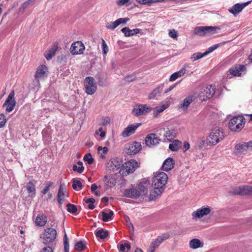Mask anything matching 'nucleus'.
I'll return each instance as SVG.
<instances>
[{
    "instance_id": "nucleus-1",
    "label": "nucleus",
    "mask_w": 252,
    "mask_h": 252,
    "mask_svg": "<svg viewBox=\"0 0 252 252\" xmlns=\"http://www.w3.org/2000/svg\"><path fill=\"white\" fill-rule=\"evenodd\" d=\"M168 176L164 172L156 173L153 178L152 184L155 189H163L167 183Z\"/></svg>"
},
{
    "instance_id": "nucleus-2",
    "label": "nucleus",
    "mask_w": 252,
    "mask_h": 252,
    "mask_svg": "<svg viewBox=\"0 0 252 252\" xmlns=\"http://www.w3.org/2000/svg\"><path fill=\"white\" fill-rule=\"evenodd\" d=\"M245 120V118L242 116L234 117L230 120L228 127L231 131L238 132L244 127Z\"/></svg>"
},
{
    "instance_id": "nucleus-3",
    "label": "nucleus",
    "mask_w": 252,
    "mask_h": 252,
    "mask_svg": "<svg viewBox=\"0 0 252 252\" xmlns=\"http://www.w3.org/2000/svg\"><path fill=\"white\" fill-rule=\"evenodd\" d=\"M215 93V88L212 85H207L201 87L200 92L197 94V97L202 101H206L213 97Z\"/></svg>"
},
{
    "instance_id": "nucleus-4",
    "label": "nucleus",
    "mask_w": 252,
    "mask_h": 252,
    "mask_svg": "<svg viewBox=\"0 0 252 252\" xmlns=\"http://www.w3.org/2000/svg\"><path fill=\"white\" fill-rule=\"evenodd\" d=\"M224 137L223 133L219 128L216 127L212 129L207 141L211 145H215L222 140Z\"/></svg>"
},
{
    "instance_id": "nucleus-5",
    "label": "nucleus",
    "mask_w": 252,
    "mask_h": 252,
    "mask_svg": "<svg viewBox=\"0 0 252 252\" xmlns=\"http://www.w3.org/2000/svg\"><path fill=\"white\" fill-rule=\"evenodd\" d=\"M220 30L218 27L201 26L196 27L194 31L195 34L204 36L207 33L213 34L217 32V30Z\"/></svg>"
},
{
    "instance_id": "nucleus-6",
    "label": "nucleus",
    "mask_w": 252,
    "mask_h": 252,
    "mask_svg": "<svg viewBox=\"0 0 252 252\" xmlns=\"http://www.w3.org/2000/svg\"><path fill=\"white\" fill-rule=\"evenodd\" d=\"M57 235L56 230L52 228H47L44 230L43 234V243L48 244L52 242L56 238Z\"/></svg>"
},
{
    "instance_id": "nucleus-7",
    "label": "nucleus",
    "mask_w": 252,
    "mask_h": 252,
    "mask_svg": "<svg viewBox=\"0 0 252 252\" xmlns=\"http://www.w3.org/2000/svg\"><path fill=\"white\" fill-rule=\"evenodd\" d=\"M94 82V79L92 77H87L85 79L84 86L86 93L88 94H93L96 91V86Z\"/></svg>"
},
{
    "instance_id": "nucleus-8",
    "label": "nucleus",
    "mask_w": 252,
    "mask_h": 252,
    "mask_svg": "<svg viewBox=\"0 0 252 252\" xmlns=\"http://www.w3.org/2000/svg\"><path fill=\"white\" fill-rule=\"evenodd\" d=\"M229 192L234 195H252V186L247 185L241 186L233 189V190Z\"/></svg>"
},
{
    "instance_id": "nucleus-9",
    "label": "nucleus",
    "mask_w": 252,
    "mask_h": 252,
    "mask_svg": "<svg viewBox=\"0 0 252 252\" xmlns=\"http://www.w3.org/2000/svg\"><path fill=\"white\" fill-rule=\"evenodd\" d=\"M152 108L146 104L135 105L133 109V113L136 116L144 115L151 112Z\"/></svg>"
},
{
    "instance_id": "nucleus-10",
    "label": "nucleus",
    "mask_w": 252,
    "mask_h": 252,
    "mask_svg": "<svg viewBox=\"0 0 252 252\" xmlns=\"http://www.w3.org/2000/svg\"><path fill=\"white\" fill-rule=\"evenodd\" d=\"M14 92L12 91L8 95L7 98L5 101L3 107L7 106L6 108V112H11L16 105V101L14 100Z\"/></svg>"
},
{
    "instance_id": "nucleus-11",
    "label": "nucleus",
    "mask_w": 252,
    "mask_h": 252,
    "mask_svg": "<svg viewBox=\"0 0 252 252\" xmlns=\"http://www.w3.org/2000/svg\"><path fill=\"white\" fill-rule=\"evenodd\" d=\"M85 46L80 41L73 43L70 47V52L73 55H80L83 53Z\"/></svg>"
},
{
    "instance_id": "nucleus-12",
    "label": "nucleus",
    "mask_w": 252,
    "mask_h": 252,
    "mask_svg": "<svg viewBox=\"0 0 252 252\" xmlns=\"http://www.w3.org/2000/svg\"><path fill=\"white\" fill-rule=\"evenodd\" d=\"M141 148V143L135 141L128 144L127 150L126 153L129 155H135L138 153Z\"/></svg>"
},
{
    "instance_id": "nucleus-13",
    "label": "nucleus",
    "mask_w": 252,
    "mask_h": 252,
    "mask_svg": "<svg viewBox=\"0 0 252 252\" xmlns=\"http://www.w3.org/2000/svg\"><path fill=\"white\" fill-rule=\"evenodd\" d=\"M123 167L127 172V174L132 173L138 167V162L134 160L131 159L123 165Z\"/></svg>"
},
{
    "instance_id": "nucleus-14",
    "label": "nucleus",
    "mask_w": 252,
    "mask_h": 252,
    "mask_svg": "<svg viewBox=\"0 0 252 252\" xmlns=\"http://www.w3.org/2000/svg\"><path fill=\"white\" fill-rule=\"evenodd\" d=\"M124 196L131 198H137L141 194L140 191L134 188L126 189L123 192Z\"/></svg>"
},
{
    "instance_id": "nucleus-15",
    "label": "nucleus",
    "mask_w": 252,
    "mask_h": 252,
    "mask_svg": "<svg viewBox=\"0 0 252 252\" xmlns=\"http://www.w3.org/2000/svg\"><path fill=\"white\" fill-rule=\"evenodd\" d=\"M160 139L155 133L148 134L145 138L146 144L149 147L157 145L159 143Z\"/></svg>"
},
{
    "instance_id": "nucleus-16",
    "label": "nucleus",
    "mask_w": 252,
    "mask_h": 252,
    "mask_svg": "<svg viewBox=\"0 0 252 252\" xmlns=\"http://www.w3.org/2000/svg\"><path fill=\"white\" fill-rule=\"evenodd\" d=\"M141 123H136L135 125H131L125 128L122 133V135L124 137H127L134 133L135 130Z\"/></svg>"
},
{
    "instance_id": "nucleus-17",
    "label": "nucleus",
    "mask_w": 252,
    "mask_h": 252,
    "mask_svg": "<svg viewBox=\"0 0 252 252\" xmlns=\"http://www.w3.org/2000/svg\"><path fill=\"white\" fill-rule=\"evenodd\" d=\"M248 151L246 142L236 144L234 148V153L237 156L245 155Z\"/></svg>"
},
{
    "instance_id": "nucleus-18",
    "label": "nucleus",
    "mask_w": 252,
    "mask_h": 252,
    "mask_svg": "<svg viewBox=\"0 0 252 252\" xmlns=\"http://www.w3.org/2000/svg\"><path fill=\"white\" fill-rule=\"evenodd\" d=\"M251 1H247L243 3H237L234 5L231 9H229V11L235 15L240 12L242 9L247 5L251 3Z\"/></svg>"
},
{
    "instance_id": "nucleus-19",
    "label": "nucleus",
    "mask_w": 252,
    "mask_h": 252,
    "mask_svg": "<svg viewBox=\"0 0 252 252\" xmlns=\"http://www.w3.org/2000/svg\"><path fill=\"white\" fill-rule=\"evenodd\" d=\"M197 94L194 93L192 95L187 97L180 104V108L184 110H187L188 106L197 98Z\"/></svg>"
},
{
    "instance_id": "nucleus-20",
    "label": "nucleus",
    "mask_w": 252,
    "mask_h": 252,
    "mask_svg": "<svg viewBox=\"0 0 252 252\" xmlns=\"http://www.w3.org/2000/svg\"><path fill=\"white\" fill-rule=\"evenodd\" d=\"M211 212L210 207H204L197 210L192 213V217L194 218H201L209 214Z\"/></svg>"
},
{
    "instance_id": "nucleus-21",
    "label": "nucleus",
    "mask_w": 252,
    "mask_h": 252,
    "mask_svg": "<svg viewBox=\"0 0 252 252\" xmlns=\"http://www.w3.org/2000/svg\"><path fill=\"white\" fill-rule=\"evenodd\" d=\"M66 192V189L65 186L63 184L61 185L57 195V200L60 205L63 204Z\"/></svg>"
},
{
    "instance_id": "nucleus-22",
    "label": "nucleus",
    "mask_w": 252,
    "mask_h": 252,
    "mask_svg": "<svg viewBox=\"0 0 252 252\" xmlns=\"http://www.w3.org/2000/svg\"><path fill=\"white\" fill-rule=\"evenodd\" d=\"M47 68L45 65L40 66L36 70L35 74V79L38 81L39 79L43 78L46 76Z\"/></svg>"
},
{
    "instance_id": "nucleus-23",
    "label": "nucleus",
    "mask_w": 252,
    "mask_h": 252,
    "mask_svg": "<svg viewBox=\"0 0 252 252\" xmlns=\"http://www.w3.org/2000/svg\"><path fill=\"white\" fill-rule=\"evenodd\" d=\"M174 164V159L171 158H168L164 161L162 167L163 170L168 171L173 168Z\"/></svg>"
},
{
    "instance_id": "nucleus-24",
    "label": "nucleus",
    "mask_w": 252,
    "mask_h": 252,
    "mask_svg": "<svg viewBox=\"0 0 252 252\" xmlns=\"http://www.w3.org/2000/svg\"><path fill=\"white\" fill-rule=\"evenodd\" d=\"M176 136L175 130L173 129L167 128L164 134V140L168 142L171 141Z\"/></svg>"
},
{
    "instance_id": "nucleus-25",
    "label": "nucleus",
    "mask_w": 252,
    "mask_h": 252,
    "mask_svg": "<svg viewBox=\"0 0 252 252\" xmlns=\"http://www.w3.org/2000/svg\"><path fill=\"white\" fill-rule=\"evenodd\" d=\"M47 221V218L43 214L38 215L35 220V224L37 226H43L45 225Z\"/></svg>"
},
{
    "instance_id": "nucleus-26",
    "label": "nucleus",
    "mask_w": 252,
    "mask_h": 252,
    "mask_svg": "<svg viewBox=\"0 0 252 252\" xmlns=\"http://www.w3.org/2000/svg\"><path fill=\"white\" fill-rule=\"evenodd\" d=\"M186 69L185 67L182 68L179 71L172 74L170 78L169 81L172 82L176 80L177 78L182 77L186 73Z\"/></svg>"
},
{
    "instance_id": "nucleus-27",
    "label": "nucleus",
    "mask_w": 252,
    "mask_h": 252,
    "mask_svg": "<svg viewBox=\"0 0 252 252\" xmlns=\"http://www.w3.org/2000/svg\"><path fill=\"white\" fill-rule=\"evenodd\" d=\"M164 191L163 189H155L150 192V200L153 201L156 200L157 197H158L161 195L162 192Z\"/></svg>"
},
{
    "instance_id": "nucleus-28",
    "label": "nucleus",
    "mask_w": 252,
    "mask_h": 252,
    "mask_svg": "<svg viewBox=\"0 0 252 252\" xmlns=\"http://www.w3.org/2000/svg\"><path fill=\"white\" fill-rule=\"evenodd\" d=\"M58 48V45L54 44L53 47L45 53V57L47 60H51L56 53Z\"/></svg>"
},
{
    "instance_id": "nucleus-29",
    "label": "nucleus",
    "mask_w": 252,
    "mask_h": 252,
    "mask_svg": "<svg viewBox=\"0 0 252 252\" xmlns=\"http://www.w3.org/2000/svg\"><path fill=\"white\" fill-rule=\"evenodd\" d=\"M163 85H161L158 86L157 88H156L155 89H154L153 92L150 94L149 95V98L150 99L154 98L157 96L160 95L162 91L163 90Z\"/></svg>"
},
{
    "instance_id": "nucleus-30",
    "label": "nucleus",
    "mask_w": 252,
    "mask_h": 252,
    "mask_svg": "<svg viewBox=\"0 0 252 252\" xmlns=\"http://www.w3.org/2000/svg\"><path fill=\"white\" fill-rule=\"evenodd\" d=\"M189 247L192 249H196L202 247L203 245L198 239H192L189 242Z\"/></svg>"
},
{
    "instance_id": "nucleus-31",
    "label": "nucleus",
    "mask_w": 252,
    "mask_h": 252,
    "mask_svg": "<svg viewBox=\"0 0 252 252\" xmlns=\"http://www.w3.org/2000/svg\"><path fill=\"white\" fill-rule=\"evenodd\" d=\"M182 146V142L178 140H175L169 144V149L172 151H177Z\"/></svg>"
},
{
    "instance_id": "nucleus-32",
    "label": "nucleus",
    "mask_w": 252,
    "mask_h": 252,
    "mask_svg": "<svg viewBox=\"0 0 252 252\" xmlns=\"http://www.w3.org/2000/svg\"><path fill=\"white\" fill-rule=\"evenodd\" d=\"M108 234L109 232L102 228L98 230L95 233L96 236L101 239H104L108 237Z\"/></svg>"
},
{
    "instance_id": "nucleus-33",
    "label": "nucleus",
    "mask_w": 252,
    "mask_h": 252,
    "mask_svg": "<svg viewBox=\"0 0 252 252\" xmlns=\"http://www.w3.org/2000/svg\"><path fill=\"white\" fill-rule=\"evenodd\" d=\"M26 189L29 194L31 193V196L33 197L35 194V189L34 185L31 182H29L27 184Z\"/></svg>"
},
{
    "instance_id": "nucleus-34",
    "label": "nucleus",
    "mask_w": 252,
    "mask_h": 252,
    "mask_svg": "<svg viewBox=\"0 0 252 252\" xmlns=\"http://www.w3.org/2000/svg\"><path fill=\"white\" fill-rule=\"evenodd\" d=\"M149 185V184L147 182H141L139 184V189L140 190V192H144V194H145L147 192L148 187Z\"/></svg>"
},
{
    "instance_id": "nucleus-35",
    "label": "nucleus",
    "mask_w": 252,
    "mask_h": 252,
    "mask_svg": "<svg viewBox=\"0 0 252 252\" xmlns=\"http://www.w3.org/2000/svg\"><path fill=\"white\" fill-rule=\"evenodd\" d=\"M168 107V105L163 104L161 106L157 107L154 111V116L156 117L158 115V114L162 112H163L165 109H166Z\"/></svg>"
},
{
    "instance_id": "nucleus-36",
    "label": "nucleus",
    "mask_w": 252,
    "mask_h": 252,
    "mask_svg": "<svg viewBox=\"0 0 252 252\" xmlns=\"http://www.w3.org/2000/svg\"><path fill=\"white\" fill-rule=\"evenodd\" d=\"M102 216V220L104 221H108L109 219H111L114 215L112 211H111L109 213H106L103 211L101 212Z\"/></svg>"
},
{
    "instance_id": "nucleus-37",
    "label": "nucleus",
    "mask_w": 252,
    "mask_h": 252,
    "mask_svg": "<svg viewBox=\"0 0 252 252\" xmlns=\"http://www.w3.org/2000/svg\"><path fill=\"white\" fill-rule=\"evenodd\" d=\"M85 248V242L80 241L75 245V249L78 251H82Z\"/></svg>"
},
{
    "instance_id": "nucleus-38",
    "label": "nucleus",
    "mask_w": 252,
    "mask_h": 252,
    "mask_svg": "<svg viewBox=\"0 0 252 252\" xmlns=\"http://www.w3.org/2000/svg\"><path fill=\"white\" fill-rule=\"evenodd\" d=\"M72 188L76 190L77 188H79L80 189L82 188L83 185L81 182L80 181L76 180V179H73L72 180Z\"/></svg>"
},
{
    "instance_id": "nucleus-39",
    "label": "nucleus",
    "mask_w": 252,
    "mask_h": 252,
    "mask_svg": "<svg viewBox=\"0 0 252 252\" xmlns=\"http://www.w3.org/2000/svg\"><path fill=\"white\" fill-rule=\"evenodd\" d=\"M205 56H206V55H205L204 53H201L198 52V53H195L193 54L191 56L190 59L193 61H195L199 60Z\"/></svg>"
},
{
    "instance_id": "nucleus-40",
    "label": "nucleus",
    "mask_w": 252,
    "mask_h": 252,
    "mask_svg": "<svg viewBox=\"0 0 252 252\" xmlns=\"http://www.w3.org/2000/svg\"><path fill=\"white\" fill-rule=\"evenodd\" d=\"M130 246L129 244L125 243L120 244L119 250L122 252H127V251L130 249Z\"/></svg>"
},
{
    "instance_id": "nucleus-41",
    "label": "nucleus",
    "mask_w": 252,
    "mask_h": 252,
    "mask_svg": "<svg viewBox=\"0 0 252 252\" xmlns=\"http://www.w3.org/2000/svg\"><path fill=\"white\" fill-rule=\"evenodd\" d=\"M66 207L68 212L72 214H75L77 212V209L74 205L68 203L67 204Z\"/></svg>"
},
{
    "instance_id": "nucleus-42",
    "label": "nucleus",
    "mask_w": 252,
    "mask_h": 252,
    "mask_svg": "<svg viewBox=\"0 0 252 252\" xmlns=\"http://www.w3.org/2000/svg\"><path fill=\"white\" fill-rule=\"evenodd\" d=\"M83 159L87 161L89 164H92L94 161V158H92V155L90 153H88L85 155Z\"/></svg>"
},
{
    "instance_id": "nucleus-43",
    "label": "nucleus",
    "mask_w": 252,
    "mask_h": 252,
    "mask_svg": "<svg viewBox=\"0 0 252 252\" xmlns=\"http://www.w3.org/2000/svg\"><path fill=\"white\" fill-rule=\"evenodd\" d=\"M121 31L125 34L126 36H131L133 35L132 30H130L128 28L125 27L121 30Z\"/></svg>"
},
{
    "instance_id": "nucleus-44",
    "label": "nucleus",
    "mask_w": 252,
    "mask_h": 252,
    "mask_svg": "<svg viewBox=\"0 0 252 252\" xmlns=\"http://www.w3.org/2000/svg\"><path fill=\"white\" fill-rule=\"evenodd\" d=\"M118 26H119V24L118 23V22L117 20H116L115 22H113L108 23L106 24V27L109 29L114 30Z\"/></svg>"
},
{
    "instance_id": "nucleus-45",
    "label": "nucleus",
    "mask_w": 252,
    "mask_h": 252,
    "mask_svg": "<svg viewBox=\"0 0 252 252\" xmlns=\"http://www.w3.org/2000/svg\"><path fill=\"white\" fill-rule=\"evenodd\" d=\"M34 0H28L26 2H24L20 7V11L23 12L24 11L25 9L27 8L29 5H30L31 3H34Z\"/></svg>"
},
{
    "instance_id": "nucleus-46",
    "label": "nucleus",
    "mask_w": 252,
    "mask_h": 252,
    "mask_svg": "<svg viewBox=\"0 0 252 252\" xmlns=\"http://www.w3.org/2000/svg\"><path fill=\"white\" fill-rule=\"evenodd\" d=\"M116 183L115 180L111 178L108 179V181L106 182V185L108 186V187L111 188L115 186Z\"/></svg>"
},
{
    "instance_id": "nucleus-47",
    "label": "nucleus",
    "mask_w": 252,
    "mask_h": 252,
    "mask_svg": "<svg viewBox=\"0 0 252 252\" xmlns=\"http://www.w3.org/2000/svg\"><path fill=\"white\" fill-rule=\"evenodd\" d=\"M219 45H220L219 44H215V45L210 47L208 49V50L206 52H204L205 55H206V56H207V55H208L210 53L212 52L215 50H216L217 48H218Z\"/></svg>"
},
{
    "instance_id": "nucleus-48",
    "label": "nucleus",
    "mask_w": 252,
    "mask_h": 252,
    "mask_svg": "<svg viewBox=\"0 0 252 252\" xmlns=\"http://www.w3.org/2000/svg\"><path fill=\"white\" fill-rule=\"evenodd\" d=\"M162 243L158 237L151 244V246L153 249L158 248L159 245Z\"/></svg>"
},
{
    "instance_id": "nucleus-49",
    "label": "nucleus",
    "mask_w": 252,
    "mask_h": 252,
    "mask_svg": "<svg viewBox=\"0 0 252 252\" xmlns=\"http://www.w3.org/2000/svg\"><path fill=\"white\" fill-rule=\"evenodd\" d=\"M72 169L73 171H77L79 173H82L84 170V166L78 167L77 165L74 164L72 167Z\"/></svg>"
},
{
    "instance_id": "nucleus-50",
    "label": "nucleus",
    "mask_w": 252,
    "mask_h": 252,
    "mask_svg": "<svg viewBox=\"0 0 252 252\" xmlns=\"http://www.w3.org/2000/svg\"><path fill=\"white\" fill-rule=\"evenodd\" d=\"M6 122L5 116L1 114H0V128L3 127Z\"/></svg>"
},
{
    "instance_id": "nucleus-51",
    "label": "nucleus",
    "mask_w": 252,
    "mask_h": 252,
    "mask_svg": "<svg viewBox=\"0 0 252 252\" xmlns=\"http://www.w3.org/2000/svg\"><path fill=\"white\" fill-rule=\"evenodd\" d=\"M102 47L103 54L104 55L106 54V53H107V52L108 51V48L106 44V43L103 39H102Z\"/></svg>"
},
{
    "instance_id": "nucleus-52",
    "label": "nucleus",
    "mask_w": 252,
    "mask_h": 252,
    "mask_svg": "<svg viewBox=\"0 0 252 252\" xmlns=\"http://www.w3.org/2000/svg\"><path fill=\"white\" fill-rule=\"evenodd\" d=\"M136 1L139 3L148 5H150L153 2L152 0H136Z\"/></svg>"
},
{
    "instance_id": "nucleus-53",
    "label": "nucleus",
    "mask_w": 252,
    "mask_h": 252,
    "mask_svg": "<svg viewBox=\"0 0 252 252\" xmlns=\"http://www.w3.org/2000/svg\"><path fill=\"white\" fill-rule=\"evenodd\" d=\"M129 20V19L128 18H119L117 20L118 23L119 25L121 24H126L127 22H128Z\"/></svg>"
},
{
    "instance_id": "nucleus-54",
    "label": "nucleus",
    "mask_w": 252,
    "mask_h": 252,
    "mask_svg": "<svg viewBox=\"0 0 252 252\" xmlns=\"http://www.w3.org/2000/svg\"><path fill=\"white\" fill-rule=\"evenodd\" d=\"M230 73L231 74L235 76H239L241 74V73H239V71H236V67L235 68L230 69Z\"/></svg>"
},
{
    "instance_id": "nucleus-55",
    "label": "nucleus",
    "mask_w": 252,
    "mask_h": 252,
    "mask_svg": "<svg viewBox=\"0 0 252 252\" xmlns=\"http://www.w3.org/2000/svg\"><path fill=\"white\" fill-rule=\"evenodd\" d=\"M170 237V235L168 233H165L162 234L161 236H158V238L162 241H164V240L168 239Z\"/></svg>"
},
{
    "instance_id": "nucleus-56",
    "label": "nucleus",
    "mask_w": 252,
    "mask_h": 252,
    "mask_svg": "<svg viewBox=\"0 0 252 252\" xmlns=\"http://www.w3.org/2000/svg\"><path fill=\"white\" fill-rule=\"evenodd\" d=\"M169 35L173 38H175L177 36V32L175 30H171L169 32Z\"/></svg>"
},
{
    "instance_id": "nucleus-57",
    "label": "nucleus",
    "mask_w": 252,
    "mask_h": 252,
    "mask_svg": "<svg viewBox=\"0 0 252 252\" xmlns=\"http://www.w3.org/2000/svg\"><path fill=\"white\" fill-rule=\"evenodd\" d=\"M40 252H53V251L51 247L48 246L42 248Z\"/></svg>"
},
{
    "instance_id": "nucleus-58",
    "label": "nucleus",
    "mask_w": 252,
    "mask_h": 252,
    "mask_svg": "<svg viewBox=\"0 0 252 252\" xmlns=\"http://www.w3.org/2000/svg\"><path fill=\"white\" fill-rule=\"evenodd\" d=\"M246 67L244 65H239L238 66L236 67V71H239V73L244 71Z\"/></svg>"
},
{
    "instance_id": "nucleus-59",
    "label": "nucleus",
    "mask_w": 252,
    "mask_h": 252,
    "mask_svg": "<svg viewBox=\"0 0 252 252\" xmlns=\"http://www.w3.org/2000/svg\"><path fill=\"white\" fill-rule=\"evenodd\" d=\"M135 79V77L132 75L127 76L125 78V80L127 82H131Z\"/></svg>"
},
{
    "instance_id": "nucleus-60",
    "label": "nucleus",
    "mask_w": 252,
    "mask_h": 252,
    "mask_svg": "<svg viewBox=\"0 0 252 252\" xmlns=\"http://www.w3.org/2000/svg\"><path fill=\"white\" fill-rule=\"evenodd\" d=\"M248 151L252 150V140L246 142Z\"/></svg>"
},
{
    "instance_id": "nucleus-61",
    "label": "nucleus",
    "mask_w": 252,
    "mask_h": 252,
    "mask_svg": "<svg viewBox=\"0 0 252 252\" xmlns=\"http://www.w3.org/2000/svg\"><path fill=\"white\" fill-rule=\"evenodd\" d=\"M126 3L125 0H119L117 1V4L118 5H123L126 4Z\"/></svg>"
},
{
    "instance_id": "nucleus-62",
    "label": "nucleus",
    "mask_w": 252,
    "mask_h": 252,
    "mask_svg": "<svg viewBox=\"0 0 252 252\" xmlns=\"http://www.w3.org/2000/svg\"><path fill=\"white\" fill-rule=\"evenodd\" d=\"M95 202V199L93 198H88L86 200V203H94Z\"/></svg>"
},
{
    "instance_id": "nucleus-63",
    "label": "nucleus",
    "mask_w": 252,
    "mask_h": 252,
    "mask_svg": "<svg viewBox=\"0 0 252 252\" xmlns=\"http://www.w3.org/2000/svg\"><path fill=\"white\" fill-rule=\"evenodd\" d=\"M97 186L95 184H93L91 185V190L94 192L97 189Z\"/></svg>"
},
{
    "instance_id": "nucleus-64",
    "label": "nucleus",
    "mask_w": 252,
    "mask_h": 252,
    "mask_svg": "<svg viewBox=\"0 0 252 252\" xmlns=\"http://www.w3.org/2000/svg\"><path fill=\"white\" fill-rule=\"evenodd\" d=\"M184 148H185V151H187V150H188L189 148V144L188 142H185L184 143Z\"/></svg>"
}]
</instances>
